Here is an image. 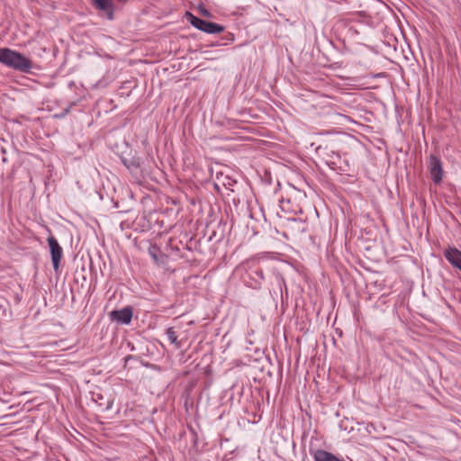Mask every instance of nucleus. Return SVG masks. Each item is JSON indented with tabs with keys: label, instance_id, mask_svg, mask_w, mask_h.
I'll list each match as a JSON object with an SVG mask.
<instances>
[{
	"label": "nucleus",
	"instance_id": "obj_2",
	"mask_svg": "<svg viewBox=\"0 0 461 461\" xmlns=\"http://www.w3.org/2000/svg\"><path fill=\"white\" fill-rule=\"evenodd\" d=\"M185 16L192 26L208 34L221 33L225 29L221 24L201 19L190 12H186Z\"/></svg>",
	"mask_w": 461,
	"mask_h": 461
},
{
	"label": "nucleus",
	"instance_id": "obj_14",
	"mask_svg": "<svg viewBox=\"0 0 461 461\" xmlns=\"http://www.w3.org/2000/svg\"><path fill=\"white\" fill-rule=\"evenodd\" d=\"M231 202L233 203H236V202H240V197L239 196H233L230 198Z\"/></svg>",
	"mask_w": 461,
	"mask_h": 461
},
{
	"label": "nucleus",
	"instance_id": "obj_5",
	"mask_svg": "<svg viewBox=\"0 0 461 461\" xmlns=\"http://www.w3.org/2000/svg\"><path fill=\"white\" fill-rule=\"evenodd\" d=\"M132 308L126 306L121 310H113L109 313L110 319L120 324H129L132 319Z\"/></svg>",
	"mask_w": 461,
	"mask_h": 461
},
{
	"label": "nucleus",
	"instance_id": "obj_9",
	"mask_svg": "<svg viewBox=\"0 0 461 461\" xmlns=\"http://www.w3.org/2000/svg\"><path fill=\"white\" fill-rule=\"evenodd\" d=\"M93 5L104 12L109 20L113 19V4L112 0H92Z\"/></svg>",
	"mask_w": 461,
	"mask_h": 461
},
{
	"label": "nucleus",
	"instance_id": "obj_16",
	"mask_svg": "<svg viewBox=\"0 0 461 461\" xmlns=\"http://www.w3.org/2000/svg\"><path fill=\"white\" fill-rule=\"evenodd\" d=\"M68 111H69V110H68V109H67V110L65 111V113H64L63 114H61V115H60V117H62L64 114L68 113Z\"/></svg>",
	"mask_w": 461,
	"mask_h": 461
},
{
	"label": "nucleus",
	"instance_id": "obj_18",
	"mask_svg": "<svg viewBox=\"0 0 461 461\" xmlns=\"http://www.w3.org/2000/svg\"><path fill=\"white\" fill-rule=\"evenodd\" d=\"M203 14H205V15H209V13H208L207 11H204V12H203Z\"/></svg>",
	"mask_w": 461,
	"mask_h": 461
},
{
	"label": "nucleus",
	"instance_id": "obj_11",
	"mask_svg": "<svg viewBox=\"0 0 461 461\" xmlns=\"http://www.w3.org/2000/svg\"><path fill=\"white\" fill-rule=\"evenodd\" d=\"M166 335L168 339V340L176 346L177 349L181 348L183 346L182 340H178L176 332L175 331L174 328L169 327L166 330Z\"/></svg>",
	"mask_w": 461,
	"mask_h": 461
},
{
	"label": "nucleus",
	"instance_id": "obj_8",
	"mask_svg": "<svg viewBox=\"0 0 461 461\" xmlns=\"http://www.w3.org/2000/svg\"><path fill=\"white\" fill-rule=\"evenodd\" d=\"M443 255L451 266L461 271V250L456 247L448 246L444 250Z\"/></svg>",
	"mask_w": 461,
	"mask_h": 461
},
{
	"label": "nucleus",
	"instance_id": "obj_7",
	"mask_svg": "<svg viewBox=\"0 0 461 461\" xmlns=\"http://www.w3.org/2000/svg\"><path fill=\"white\" fill-rule=\"evenodd\" d=\"M267 207L265 206H259L260 210L263 213H265L266 210L269 212L275 213L279 218H285L287 220H294V217L286 216L285 214L288 212L289 208H285V205L287 207L290 205V203H266Z\"/></svg>",
	"mask_w": 461,
	"mask_h": 461
},
{
	"label": "nucleus",
	"instance_id": "obj_13",
	"mask_svg": "<svg viewBox=\"0 0 461 461\" xmlns=\"http://www.w3.org/2000/svg\"><path fill=\"white\" fill-rule=\"evenodd\" d=\"M124 166L131 170V173L136 172L140 168V159L139 158H131L130 159L124 158L122 160Z\"/></svg>",
	"mask_w": 461,
	"mask_h": 461
},
{
	"label": "nucleus",
	"instance_id": "obj_17",
	"mask_svg": "<svg viewBox=\"0 0 461 461\" xmlns=\"http://www.w3.org/2000/svg\"><path fill=\"white\" fill-rule=\"evenodd\" d=\"M118 205H119V203H114V205H113V207H114V208H118V207H119Z\"/></svg>",
	"mask_w": 461,
	"mask_h": 461
},
{
	"label": "nucleus",
	"instance_id": "obj_1",
	"mask_svg": "<svg viewBox=\"0 0 461 461\" xmlns=\"http://www.w3.org/2000/svg\"><path fill=\"white\" fill-rule=\"evenodd\" d=\"M0 63L23 73H28L32 68L31 59L8 48L0 49Z\"/></svg>",
	"mask_w": 461,
	"mask_h": 461
},
{
	"label": "nucleus",
	"instance_id": "obj_12",
	"mask_svg": "<svg viewBox=\"0 0 461 461\" xmlns=\"http://www.w3.org/2000/svg\"><path fill=\"white\" fill-rule=\"evenodd\" d=\"M148 252L156 264L161 262L159 259V255L163 256V254L161 253L159 247H158L156 244L149 242L148 246Z\"/></svg>",
	"mask_w": 461,
	"mask_h": 461
},
{
	"label": "nucleus",
	"instance_id": "obj_15",
	"mask_svg": "<svg viewBox=\"0 0 461 461\" xmlns=\"http://www.w3.org/2000/svg\"><path fill=\"white\" fill-rule=\"evenodd\" d=\"M256 273L261 277L263 278V272L262 270H259V271H256Z\"/></svg>",
	"mask_w": 461,
	"mask_h": 461
},
{
	"label": "nucleus",
	"instance_id": "obj_10",
	"mask_svg": "<svg viewBox=\"0 0 461 461\" xmlns=\"http://www.w3.org/2000/svg\"><path fill=\"white\" fill-rule=\"evenodd\" d=\"M314 461H345L339 458L330 452L322 449H317L313 453Z\"/></svg>",
	"mask_w": 461,
	"mask_h": 461
},
{
	"label": "nucleus",
	"instance_id": "obj_3",
	"mask_svg": "<svg viewBox=\"0 0 461 461\" xmlns=\"http://www.w3.org/2000/svg\"><path fill=\"white\" fill-rule=\"evenodd\" d=\"M236 185L237 182L227 176L221 183H214V188L221 194L223 199H226L224 202H230L228 197L230 195V193L234 194L236 192L233 188Z\"/></svg>",
	"mask_w": 461,
	"mask_h": 461
},
{
	"label": "nucleus",
	"instance_id": "obj_4",
	"mask_svg": "<svg viewBox=\"0 0 461 461\" xmlns=\"http://www.w3.org/2000/svg\"><path fill=\"white\" fill-rule=\"evenodd\" d=\"M431 179L435 184H439L443 177V167L441 160L434 155L429 157V164Z\"/></svg>",
	"mask_w": 461,
	"mask_h": 461
},
{
	"label": "nucleus",
	"instance_id": "obj_6",
	"mask_svg": "<svg viewBox=\"0 0 461 461\" xmlns=\"http://www.w3.org/2000/svg\"><path fill=\"white\" fill-rule=\"evenodd\" d=\"M48 243L50 249L53 267L55 270H57L59 268V262L63 255V250L62 248L59 246L58 240L53 236H50L48 238Z\"/></svg>",
	"mask_w": 461,
	"mask_h": 461
}]
</instances>
